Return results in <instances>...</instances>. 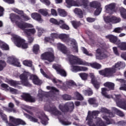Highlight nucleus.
Masks as SVG:
<instances>
[{"instance_id":"nucleus-51","label":"nucleus","mask_w":126,"mask_h":126,"mask_svg":"<svg viewBox=\"0 0 126 126\" xmlns=\"http://www.w3.org/2000/svg\"><path fill=\"white\" fill-rule=\"evenodd\" d=\"M46 89H47V90H51L52 92H59V90L55 88V87H51L50 86H47Z\"/></svg>"},{"instance_id":"nucleus-43","label":"nucleus","mask_w":126,"mask_h":126,"mask_svg":"<svg viewBox=\"0 0 126 126\" xmlns=\"http://www.w3.org/2000/svg\"><path fill=\"white\" fill-rule=\"evenodd\" d=\"M5 66H6V62L4 60H0V71H2Z\"/></svg>"},{"instance_id":"nucleus-61","label":"nucleus","mask_w":126,"mask_h":126,"mask_svg":"<svg viewBox=\"0 0 126 126\" xmlns=\"http://www.w3.org/2000/svg\"><path fill=\"white\" fill-rule=\"evenodd\" d=\"M61 123L63 126H69V125H71V122L69 121H64L63 120H61Z\"/></svg>"},{"instance_id":"nucleus-11","label":"nucleus","mask_w":126,"mask_h":126,"mask_svg":"<svg viewBox=\"0 0 126 126\" xmlns=\"http://www.w3.org/2000/svg\"><path fill=\"white\" fill-rule=\"evenodd\" d=\"M116 102L118 107L126 110V101L125 99L121 98V95H116Z\"/></svg>"},{"instance_id":"nucleus-2","label":"nucleus","mask_w":126,"mask_h":126,"mask_svg":"<svg viewBox=\"0 0 126 126\" xmlns=\"http://www.w3.org/2000/svg\"><path fill=\"white\" fill-rule=\"evenodd\" d=\"M126 67V63L122 62H118L115 63V65L111 68H105L104 69L99 70V73L104 77H110L116 73L117 69L120 70Z\"/></svg>"},{"instance_id":"nucleus-45","label":"nucleus","mask_w":126,"mask_h":126,"mask_svg":"<svg viewBox=\"0 0 126 126\" xmlns=\"http://www.w3.org/2000/svg\"><path fill=\"white\" fill-rule=\"evenodd\" d=\"M72 25L75 29H77L80 26V22H77L75 21H71Z\"/></svg>"},{"instance_id":"nucleus-56","label":"nucleus","mask_w":126,"mask_h":126,"mask_svg":"<svg viewBox=\"0 0 126 126\" xmlns=\"http://www.w3.org/2000/svg\"><path fill=\"white\" fill-rule=\"evenodd\" d=\"M72 70L74 72H78V71H80V66H72Z\"/></svg>"},{"instance_id":"nucleus-20","label":"nucleus","mask_w":126,"mask_h":126,"mask_svg":"<svg viewBox=\"0 0 126 126\" xmlns=\"http://www.w3.org/2000/svg\"><path fill=\"white\" fill-rule=\"evenodd\" d=\"M32 18L34 19V20H36V21H38V22H40L42 23L44 21V20L42 19V16L41 14L38 13H32L31 14Z\"/></svg>"},{"instance_id":"nucleus-1","label":"nucleus","mask_w":126,"mask_h":126,"mask_svg":"<svg viewBox=\"0 0 126 126\" xmlns=\"http://www.w3.org/2000/svg\"><path fill=\"white\" fill-rule=\"evenodd\" d=\"M100 114L99 111H89L86 121H88V125L89 126H106V124L101 118L96 117Z\"/></svg>"},{"instance_id":"nucleus-53","label":"nucleus","mask_w":126,"mask_h":126,"mask_svg":"<svg viewBox=\"0 0 126 126\" xmlns=\"http://www.w3.org/2000/svg\"><path fill=\"white\" fill-rule=\"evenodd\" d=\"M81 1L82 2L81 5H83L85 8H86V7L88 6V4L89 3V1L88 0H82Z\"/></svg>"},{"instance_id":"nucleus-14","label":"nucleus","mask_w":126,"mask_h":126,"mask_svg":"<svg viewBox=\"0 0 126 126\" xmlns=\"http://www.w3.org/2000/svg\"><path fill=\"white\" fill-rule=\"evenodd\" d=\"M96 58L97 60H103L107 58V55L105 54V49L98 48L96 50Z\"/></svg>"},{"instance_id":"nucleus-26","label":"nucleus","mask_w":126,"mask_h":126,"mask_svg":"<svg viewBox=\"0 0 126 126\" xmlns=\"http://www.w3.org/2000/svg\"><path fill=\"white\" fill-rule=\"evenodd\" d=\"M88 102L91 105H93L94 107L95 108L99 106V103L97 102V100L94 97L89 98L88 100Z\"/></svg>"},{"instance_id":"nucleus-15","label":"nucleus","mask_w":126,"mask_h":126,"mask_svg":"<svg viewBox=\"0 0 126 126\" xmlns=\"http://www.w3.org/2000/svg\"><path fill=\"white\" fill-rule=\"evenodd\" d=\"M7 63H9V64H13V65H15L18 67L21 66L20 63L18 62V60L16 58L12 57H9L7 58Z\"/></svg>"},{"instance_id":"nucleus-49","label":"nucleus","mask_w":126,"mask_h":126,"mask_svg":"<svg viewBox=\"0 0 126 126\" xmlns=\"http://www.w3.org/2000/svg\"><path fill=\"white\" fill-rule=\"evenodd\" d=\"M60 25H61L60 26V28H61V29L69 30V27L64 23V21H63V23L62 24H60Z\"/></svg>"},{"instance_id":"nucleus-33","label":"nucleus","mask_w":126,"mask_h":126,"mask_svg":"<svg viewBox=\"0 0 126 126\" xmlns=\"http://www.w3.org/2000/svg\"><path fill=\"white\" fill-rule=\"evenodd\" d=\"M50 22L54 24V25H60V24L63 23V20H60V21H58L57 19L52 18L50 19Z\"/></svg>"},{"instance_id":"nucleus-42","label":"nucleus","mask_w":126,"mask_h":126,"mask_svg":"<svg viewBox=\"0 0 126 126\" xmlns=\"http://www.w3.org/2000/svg\"><path fill=\"white\" fill-rule=\"evenodd\" d=\"M91 66L93 68H95V69H100L102 67V65L97 62H94L91 64Z\"/></svg>"},{"instance_id":"nucleus-63","label":"nucleus","mask_w":126,"mask_h":126,"mask_svg":"<svg viewBox=\"0 0 126 126\" xmlns=\"http://www.w3.org/2000/svg\"><path fill=\"white\" fill-rule=\"evenodd\" d=\"M122 31H123V29L120 27H118V28H115L113 32H115V33H121Z\"/></svg>"},{"instance_id":"nucleus-62","label":"nucleus","mask_w":126,"mask_h":126,"mask_svg":"<svg viewBox=\"0 0 126 126\" xmlns=\"http://www.w3.org/2000/svg\"><path fill=\"white\" fill-rule=\"evenodd\" d=\"M52 38H55L56 39H59L60 38V34L56 33H52L51 34Z\"/></svg>"},{"instance_id":"nucleus-47","label":"nucleus","mask_w":126,"mask_h":126,"mask_svg":"<svg viewBox=\"0 0 126 126\" xmlns=\"http://www.w3.org/2000/svg\"><path fill=\"white\" fill-rule=\"evenodd\" d=\"M74 85H76V84L72 80L68 81L66 82V86L68 88H71V87L74 86Z\"/></svg>"},{"instance_id":"nucleus-50","label":"nucleus","mask_w":126,"mask_h":126,"mask_svg":"<svg viewBox=\"0 0 126 126\" xmlns=\"http://www.w3.org/2000/svg\"><path fill=\"white\" fill-rule=\"evenodd\" d=\"M79 74L82 80H87V77H88V74L86 73H81Z\"/></svg>"},{"instance_id":"nucleus-6","label":"nucleus","mask_w":126,"mask_h":126,"mask_svg":"<svg viewBox=\"0 0 126 126\" xmlns=\"http://www.w3.org/2000/svg\"><path fill=\"white\" fill-rule=\"evenodd\" d=\"M44 110L47 112H52L55 116H61L62 115V112L57 109L56 106L51 103L45 104L44 107Z\"/></svg>"},{"instance_id":"nucleus-35","label":"nucleus","mask_w":126,"mask_h":126,"mask_svg":"<svg viewBox=\"0 0 126 126\" xmlns=\"http://www.w3.org/2000/svg\"><path fill=\"white\" fill-rule=\"evenodd\" d=\"M71 45H73V48L75 50L76 53H78V46H77V43L76 42V40L75 39H72L70 40Z\"/></svg>"},{"instance_id":"nucleus-60","label":"nucleus","mask_w":126,"mask_h":126,"mask_svg":"<svg viewBox=\"0 0 126 126\" xmlns=\"http://www.w3.org/2000/svg\"><path fill=\"white\" fill-rule=\"evenodd\" d=\"M83 52L84 54H85V55H87V56H90L91 57H92V56H93L92 53L89 54V52H88L87 49H86L84 47H83Z\"/></svg>"},{"instance_id":"nucleus-54","label":"nucleus","mask_w":126,"mask_h":126,"mask_svg":"<svg viewBox=\"0 0 126 126\" xmlns=\"http://www.w3.org/2000/svg\"><path fill=\"white\" fill-rule=\"evenodd\" d=\"M114 111H115V112L117 113L118 116H120V117H125V114H124V112H122L117 108H114Z\"/></svg>"},{"instance_id":"nucleus-46","label":"nucleus","mask_w":126,"mask_h":126,"mask_svg":"<svg viewBox=\"0 0 126 126\" xmlns=\"http://www.w3.org/2000/svg\"><path fill=\"white\" fill-rule=\"evenodd\" d=\"M15 24L20 28V29H25V23H22V22L16 21Z\"/></svg>"},{"instance_id":"nucleus-18","label":"nucleus","mask_w":126,"mask_h":126,"mask_svg":"<svg viewBox=\"0 0 126 126\" xmlns=\"http://www.w3.org/2000/svg\"><path fill=\"white\" fill-rule=\"evenodd\" d=\"M30 79L32 80L33 83L36 85H41L42 84L41 80L39 79V78L36 75L30 74Z\"/></svg>"},{"instance_id":"nucleus-10","label":"nucleus","mask_w":126,"mask_h":126,"mask_svg":"<svg viewBox=\"0 0 126 126\" xmlns=\"http://www.w3.org/2000/svg\"><path fill=\"white\" fill-rule=\"evenodd\" d=\"M104 20L106 23H111V22L119 23V22H121L122 20L119 17L107 16L104 17Z\"/></svg>"},{"instance_id":"nucleus-25","label":"nucleus","mask_w":126,"mask_h":126,"mask_svg":"<svg viewBox=\"0 0 126 126\" xmlns=\"http://www.w3.org/2000/svg\"><path fill=\"white\" fill-rule=\"evenodd\" d=\"M7 83L10 85V86H13V87H16L17 85H21V82L19 81L10 80L8 81Z\"/></svg>"},{"instance_id":"nucleus-16","label":"nucleus","mask_w":126,"mask_h":126,"mask_svg":"<svg viewBox=\"0 0 126 126\" xmlns=\"http://www.w3.org/2000/svg\"><path fill=\"white\" fill-rule=\"evenodd\" d=\"M90 76L91 78L92 84L93 85L94 88L98 90L100 88V83L96 81V78H95V76L93 73H90Z\"/></svg>"},{"instance_id":"nucleus-39","label":"nucleus","mask_w":126,"mask_h":126,"mask_svg":"<svg viewBox=\"0 0 126 126\" xmlns=\"http://www.w3.org/2000/svg\"><path fill=\"white\" fill-rule=\"evenodd\" d=\"M0 117L2 119V121H4L5 123H8V121L7 120V116L3 113V112L0 110Z\"/></svg>"},{"instance_id":"nucleus-7","label":"nucleus","mask_w":126,"mask_h":126,"mask_svg":"<svg viewBox=\"0 0 126 126\" xmlns=\"http://www.w3.org/2000/svg\"><path fill=\"white\" fill-rule=\"evenodd\" d=\"M55 55L54 54V51L46 52L41 54V59L44 60L45 61H48L49 63H53L55 61Z\"/></svg>"},{"instance_id":"nucleus-59","label":"nucleus","mask_w":126,"mask_h":126,"mask_svg":"<svg viewBox=\"0 0 126 126\" xmlns=\"http://www.w3.org/2000/svg\"><path fill=\"white\" fill-rule=\"evenodd\" d=\"M40 1L47 6H49L51 4V1L49 0H40Z\"/></svg>"},{"instance_id":"nucleus-32","label":"nucleus","mask_w":126,"mask_h":126,"mask_svg":"<svg viewBox=\"0 0 126 126\" xmlns=\"http://www.w3.org/2000/svg\"><path fill=\"white\" fill-rule=\"evenodd\" d=\"M59 39L62 40V41L64 42H68V36H67V35L64 33L59 34Z\"/></svg>"},{"instance_id":"nucleus-3","label":"nucleus","mask_w":126,"mask_h":126,"mask_svg":"<svg viewBox=\"0 0 126 126\" xmlns=\"http://www.w3.org/2000/svg\"><path fill=\"white\" fill-rule=\"evenodd\" d=\"M67 59L69 61L71 65H73V64L86 65L87 64L86 62H83L81 59L71 54L67 55Z\"/></svg>"},{"instance_id":"nucleus-41","label":"nucleus","mask_w":126,"mask_h":126,"mask_svg":"<svg viewBox=\"0 0 126 126\" xmlns=\"http://www.w3.org/2000/svg\"><path fill=\"white\" fill-rule=\"evenodd\" d=\"M58 13H59V15L62 17H65V16H67V12L62 9H58Z\"/></svg>"},{"instance_id":"nucleus-9","label":"nucleus","mask_w":126,"mask_h":126,"mask_svg":"<svg viewBox=\"0 0 126 126\" xmlns=\"http://www.w3.org/2000/svg\"><path fill=\"white\" fill-rule=\"evenodd\" d=\"M53 68L56 70L58 74H60L61 76L63 77H66L67 74L66 71L63 68H62V66L58 64L54 63L52 65Z\"/></svg>"},{"instance_id":"nucleus-17","label":"nucleus","mask_w":126,"mask_h":126,"mask_svg":"<svg viewBox=\"0 0 126 126\" xmlns=\"http://www.w3.org/2000/svg\"><path fill=\"white\" fill-rule=\"evenodd\" d=\"M116 8V4L115 3H111L105 6L106 12L109 14H113L115 12V8Z\"/></svg>"},{"instance_id":"nucleus-28","label":"nucleus","mask_w":126,"mask_h":126,"mask_svg":"<svg viewBox=\"0 0 126 126\" xmlns=\"http://www.w3.org/2000/svg\"><path fill=\"white\" fill-rule=\"evenodd\" d=\"M58 48L63 54H66L67 53V48L64 45L59 44L58 46Z\"/></svg>"},{"instance_id":"nucleus-44","label":"nucleus","mask_w":126,"mask_h":126,"mask_svg":"<svg viewBox=\"0 0 126 126\" xmlns=\"http://www.w3.org/2000/svg\"><path fill=\"white\" fill-rule=\"evenodd\" d=\"M23 63L24 65H26V66L31 67H32L33 63L30 60H25L23 61Z\"/></svg>"},{"instance_id":"nucleus-38","label":"nucleus","mask_w":126,"mask_h":126,"mask_svg":"<svg viewBox=\"0 0 126 126\" xmlns=\"http://www.w3.org/2000/svg\"><path fill=\"white\" fill-rule=\"evenodd\" d=\"M25 116H26L27 119H29V120H30L31 122H33V123H38V119L34 118L32 116H31L29 114L26 113L25 114Z\"/></svg>"},{"instance_id":"nucleus-30","label":"nucleus","mask_w":126,"mask_h":126,"mask_svg":"<svg viewBox=\"0 0 126 126\" xmlns=\"http://www.w3.org/2000/svg\"><path fill=\"white\" fill-rule=\"evenodd\" d=\"M119 12L121 17H122L123 19L126 20V9L123 7H121L119 8Z\"/></svg>"},{"instance_id":"nucleus-34","label":"nucleus","mask_w":126,"mask_h":126,"mask_svg":"<svg viewBox=\"0 0 126 126\" xmlns=\"http://www.w3.org/2000/svg\"><path fill=\"white\" fill-rule=\"evenodd\" d=\"M75 13L78 15L79 18H83V12L78 8H76L74 10Z\"/></svg>"},{"instance_id":"nucleus-55","label":"nucleus","mask_w":126,"mask_h":126,"mask_svg":"<svg viewBox=\"0 0 126 126\" xmlns=\"http://www.w3.org/2000/svg\"><path fill=\"white\" fill-rule=\"evenodd\" d=\"M0 48L2 49V50L4 51H8V50H9V47L6 43H3L2 45H1Z\"/></svg>"},{"instance_id":"nucleus-13","label":"nucleus","mask_w":126,"mask_h":126,"mask_svg":"<svg viewBox=\"0 0 126 126\" xmlns=\"http://www.w3.org/2000/svg\"><path fill=\"white\" fill-rule=\"evenodd\" d=\"M9 121L11 122V123L14 124L15 126H26V122H25L22 119L15 118L12 116H9Z\"/></svg>"},{"instance_id":"nucleus-5","label":"nucleus","mask_w":126,"mask_h":126,"mask_svg":"<svg viewBox=\"0 0 126 126\" xmlns=\"http://www.w3.org/2000/svg\"><path fill=\"white\" fill-rule=\"evenodd\" d=\"M13 38L16 46L18 48H22V49H27L28 48V43H25V40L21 38L20 36L14 35Z\"/></svg>"},{"instance_id":"nucleus-57","label":"nucleus","mask_w":126,"mask_h":126,"mask_svg":"<svg viewBox=\"0 0 126 126\" xmlns=\"http://www.w3.org/2000/svg\"><path fill=\"white\" fill-rule=\"evenodd\" d=\"M84 93L86 96H91L93 94V92L89 90H86L84 91Z\"/></svg>"},{"instance_id":"nucleus-24","label":"nucleus","mask_w":126,"mask_h":126,"mask_svg":"<svg viewBox=\"0 0 126 126\" xmlns=\"http://www.w3.org/2000/svg\"><path fill=\"white\" fill-rule=\"evenodd\" d=\"M105 87H107L108 89V91L111 90H115V84L110 82H106L103 84Z\"/></svg>"},{"instance_id":"nucleus-19","label":"nucleus","mask_w":126,"mask_h":126,"mask_svg":"<svg viewBox=\"0 0 126 126\" xmlns=\"http://www.w3.org/2000/svg\"><path fill=\"white\" fill-rule=\"evenodd\" d=\"M8 107L10 108L7 107H3V109L4 111H6V112H8V113H16V109L14 108V104L12 102H10L8 104Z\"/></svg>"},{"instance_id":"nucleus-36","label":"nucleus","mask_w":126,"mask_h":126,"mask_svg":"<svg viewBox=\"0 0 126 126\" xmlns=\"http://www.w3.org/2000/svg\"><path fill=\"white\" fill-rule=\"evenodd\" d=\"M107 91H109L108 89L106 88H101V94L102 96H104L105 98H110V95L108 94Z\"/></svg>"},{"instance_id":"nucleus-4","label":"nucleus","mask_w":126,"mask_h":126,"mask_svg":"<svg viewBox=\"0 0 126 126\" xmlns=\"http://www.w3.org/2000/svg\"><path fill=\"white\" fill-rule=\"evenodd\" d=\"M59 109L63 113H72L74 110V104L73 102H70L65 104H60Z\"/></svg>"},{"instance_id":"nucleus-37","label":"nucleus","mask_w":126,"mask_h":126,"mask_svg":"<svg viewBox=\"0 0 126 126\" xmlns=\"http://www.w3.org/2000/svg\"><path fill=\"white\" fill-rule=\"evenodd\" d=\"M39 51H40V46L38 44H34L32 48V52L35 55H38L39 54Z\"/></svg>"},{"instance_id":"nucleus-58","label":"nucleus","mask_w":126,"mask_h":126,"mask_svg":"<svg viewBox=\"0 0 126 126\" xmlns=\"http://www.w3.org/2000/svg\"><path fill=\"white\" fill-rule=\"evenodd\" d=\"M119 48L121 50H123L124 51L126 50V43L123 42L119 44Z\"/></svg>"},{"instance_id":"nucleus-23","label":"nucleus","mask_w":126,"mask_h":126,"mask_svg":"<svg viewBox=\"0 0 126 126\" xmlns=\"http://www.w3.org/2000/svg\"><path fill=\"white\" fill-rule=\"evenodd\" d=\"M106 39H109V41L111 43H113L115 44L118 41V37L113 35V34H108L105 36Z\"/></svg>"},{"instance_id":"nucleus-48","label":"nucleus","mask_w":126,"mask_h":126,"mask_svg":"<svg viewBox=\"0 0 126 126\" xmlns=\"http://www.w3.org/2000/svg\"><path fill=\"white\" fill-rule=\"evenodd\" d=\"M39 12L43 16H47V15H49V12L47 9H40L39 10Z\"/></svg>"},{"instance_id":"nucleus-22","label":"nucleus","mask_w":126,"mask_h":126,"mask_svg":"<svg viewBox=\"0 0 126 126\" xmlns=\"http://www.w3.org/2000/svg\"><path fill=\"white\" fill-rule=\"evenodd\" d=\"M10 19L13 23H16V21H18L17 20H20L21 18L18 15L14 13H11L10 15Z\"/></svg>"},{"instance_id":"nucleus-12","label":"nucleus","mask_w":126,"mask_h":126,"mask_svg":"<svg viewBox=\"0 0 126 126\" xmlns=\"http://www.w3.org/2000/svg\"><path fill=\"white\" fill-rule=\"evenodd\" d=\"M21 97L26 102H29V103H35L36 102V98L32 96L29 93H24Z\"/></svg>"},{"instance_id":"nucleus-8","label":"nucleus","mask_w":126,"mask_h":126,"mask_svg":"<svg viewBox=\"0 0 126 126\" xmlns=\"http://www.w3.org/2000/svg\"><path fill=\"white\" fill-rule=\"evenodd\" d=\"M21 79V84H23L24 86L28 87H31L32 85L29 83L28 81V77H30V74L29 73H23L19 76Z\"/></svg>"},{"instance_id":"nucleus-27","label":"nucleus","mask_w":126,"mask_h":126,"mask_svg":"<svg viewBox=\"0 0 126 126\" xmlns=\"http://www.w3.org/2000/svg\"><path fill=\"white\" fill-rule=\"evenodd\" d=\"M65 2L67 7H71V6H76L77 3L74 0H65Z\"/></svg>"},{"instance_id":"nucleus-40","label":"nucleus","mask_w":126,"mask_h":126,"mask_svg":"<svg viewBox=\"0 0 126 126\" xmlns=\"http://www.w3.org/2000/svg\"><path fill=\"white\" fill-rule=\"evenodd\" d=\"M99 6H101V3H99L97 1H94L90 3L91 7H94V8H96L97 7H99Z\"/></svg>"},{"instance_id":"nucleus-52","label":"nucleus","mask_w":126,"mask_h":126,"mask_svg":"<svg viewBox=\"0 0 126 126\" xmlns=\"http://www.w3.org/2000/svg\"><path fill=\"white\" fill-rule=\"evenodd\" d=\"M96 9L94 11V15H99L101 13V11H102V8H101V6L97 7L96 8Z\"/></svg>"},{"instance_id":"nucleus-31","label":"nucleus","mask_w":126,"mask_h":126,"mask_svg":"<svg viewBox=\"0 0 126 126\" xmlns=\"http://www.w3.org/2000/svg\"><path fill=\"white\" fill-rule=\"evenodd\" d=\"M100 112L103 114H109V118H112V117H113V113L111 112L109 109L105 107L101 108Z\"/></svg>"},{"instance_id":"nucleus-64","label":"nucleus","mask_w":126,"mask_h":126,"mask_svg":"<svg viewBox=\"0 0 126 126\" xmlns=\"http://www.w3.org/2000/svg\"><path fill=\"white\" fill-rule=\"evenodd\" d=\"M118 125L119 126H126V122L124 121H121L117 122Z\"/></svg>"},{"instance_id":"nucleus-29","label":"nucleus","mask_w":126,"mask_h":126,"mask_svg":"<svg viewBox=\"0 0 126 126\" xmlns=\"http://www.w3.org/2000/svg\"><path fill=\"white\" fill-rule=\"evenodd\" d=\"M24 32L27 36H31L32 34L36 33V30L34 29H26L24 30Z\"/></svg>"},{"instance_id":"nucleus-21","label":"nucleus","mask_w":126,"mask_h":126,"mask_svg":"<svg viewBox=\"0 0 126 126\" xmlns=\"http://www.w3.org/2000/svg\"><path fill=\"white\" fill-rule=\"evenodd\" d=\"M37 117L41 121V124L44 126H47L48 125V121H49V118L47 116H44L42 114H40L39 115H37Z\"/></svg>"}]
</instances>
